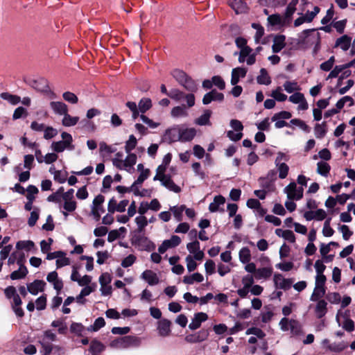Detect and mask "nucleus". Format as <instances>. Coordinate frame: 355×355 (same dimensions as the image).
Instances as JSON below:
<instances>
[{
	"mask_svg": "<svg viewBox=\"0 0 355 355\" xmlns=\"http://www.w3.org/2000/svg\"><path fill=\"white\" fill-rule=\"evenodd\" d=\"M64 117L62 121V123L64 126L70 127L75 125L79 121L78 116H71L67 112L63 115Z\"/></svg>",
	"mask_w": 355,
	"mask_h": 355,
	"instance_id": "nucleus-27",
	"label": "nucleus"
},
{
	"mask_svg": "<svg viewBox=\"0 0 355 355\" xmlns=\"http://www.w3.org/2000/svg\"><path fill=\"white\" fill-rule=\"evenodd\" d=\"M225 202V198L221 195L216 196L214 201L209 205V210L211 212H216L218 211L224 212V209H219L220 205H223Z\"/></svg>",
	"mask_w": 355,
	"mask_h": 355,
	"instance_id": "nucleus-15",
	"label": "nucleus"
},
{
	"mask_svg": "<svg viewBox=\"0 0 355 355\" xmlns=\"http://www.w3.org/2000/svg\"><path fill=\"white\" fill-rule=\"evenodd\" d=\"M317 302L315 313L318 319H321L327 313V303L324 300H320Z\"/></svg>",
	"mask_w": 355,
	"mask_h": 355,
	"instance_id": "nucleus-18",
	"label": "nucleus"
},
{
	"mask_svg": "<svg viewBox=\"0 0 355 355\" xmlns=\"http://www.w3.org/2000/svg\"><path fill=\"white\" fill-rule=\"evenodd\" d=\"M140 339L134 336H125L123 337L114 339L110 343L112 347L128 348L131 346H139Z\"/></svg>",
	"mask_w": 355,
	"mask_h": 355,
	"instance_id": "nucleus-3",
	"label": "nucleus"
},
{
	"mask_svg": "<svg viewBox=\"0 0 355 355\" xmlns=\"http://www.w3.org/2000/svg\"><path fill=\"white\" fill-rule=\"evenodd\" d=\"M223 100L224 94L217 92V90L214 89L204 95L202 98V103L204 105H208L212 101L223 102Z\"/></svg>",
	"mask_w": 355,
	"mask_h": 355,
	"instance_id": "nucleus-5",
	"label": "nucleus"
},
{
	"mask_svg": "<svg viewBox=\"0 0 355 355\" xmlns=\"http://www.w3.org/2000/svg\"><path fill=\"white\" fill-rule=\"evenodd\" d=\"M207 319H208V315L205 313L199 312V313H195L191 322L189 325V328L191 330H196L200 327L201 323L202 322L206 321Z\"/></svg>",
	"mask_w": 355,
	"mask_h": 355,
	"instance_id": "nucleus-9",
	"label": "nucleus"
},
{
	"mask_svg": "<svg viewBox=\"0 0 355 355\" xmlns=\"http://www.w3.org/2000/svg\"><path fill=\"white\" fill-rule=\"evenodd\" d=\"M2 99L8 101L12 105H17L21 102V98L19 96L10 94L8 92H3L0 94Z\"/></svg>",
	"mask_w": 355,
	"mask_h": 355,
	"instance_id": "nucleus-37",
	"label": "nucleus"
},
{
	"mask_svg": "<svg viewBox=\"0 0 355 355\" xmlns=\"http://www.w3.org/2000/svg\"><path fill=\"white\" fill-rule=\"evenodd\" d=\"M248 72L247 69L244 67H236L232 71L231 84L236 85L239 82L240 78H244Z\"/></svg>",
	"mask_w": 355,
	"mask_h": 355,
	"instance_id": "nucleus-16",
	"label": "nucleus"
},
{
	"mask_svg": "<svg viewBox=\"0 0 355 355\" xmlns=\"http://www.w3.org/2000/svg\"><path fill=\"white\" fill-rule=\"evenodd\" d=\"M283 86L284 87V89L288 93H292L294 91H297L300 89V87L297 85V83L295 81H293V82L286 81Z\"/></svg>",
	"mask_w": 355,
	"mask_h": 355,
	"instance_id": "nucleus-54",
	"label": "nucleus"
},
{
	"mask_svg": "<svg viewBox=\"0 0 355 355\" xmlns=\"http://www.w3.org/2000/svg\"><path fill=\"white\" fill-rule=\"evenodd\" d=\"M271 96L277 101L283 102L287 98V96L281 92V87H278L277 89L272 92Z\"/></svg>",
	"mask_w": 355,
	"mask_h": 355,
	"instance_id": "nucleus-62",
	"label": "nucleus"
},
{
	"mask_svg": "<svg viewBox=\"0 0 355 355\" xmlns=\"http://www.w3.org/2000/svg\"><path fill=\"white\" fill-rule=\"evenodd\" d=\"M297 185L295 182H291L286 188L284 189L285 192L287 194V197L291 200H294V195L296 191Z\"/></svg>",
	"mask_w": 355,
	"mask_h": 355,
	"instance_id": "nucleus-46",
	"label": "nucleus"
},
{
	"mask_svg": "<svg viewBox=\"0 0 355 355\" xmlns=\"http://www.w3.org/2000/svg\"><path fill=\"white\" fill-rule=\"evenodd\" d=\"M278 166V171H279V177L281 179H284L288 175L289 167L285 163L279 164L277 166Z\"/></svg>",
	"mask_w": 355,
	"mask_h": 355,
	"instance_id": "nucleus-61",
	"label": "nucleus"
},
{
	"mask_svg": "<svg viewBox=\"0 0 355 355\" xmlns=\"http://www.w3.org/2000/svg\"><path fill=\"white\" fill-rule=\"evenodd\" d=\"M28 115V112L26 108L24 107H18L15 109L14 111L13 115H12V119L17 120L21 117H26Z\"/></svg>",
	"mask_w": 355,
	"mask_h": 355,
	"instance_id": "nucleus-52",
	"label": "nucleus"
},
{
	"mask_svg": "<svg viewBox=\"0 0 355 355\" xmlns=\"http://www.w3.org/2000/svg\"><path fill=\"white\" fill-rule=\"evenodd\" d=\"M326 126H327V124H326L325 121L322 122L321 124H320V123L315 124V128H314V132H315V135L316 138L322 139L325 136V135L327 133Z\"/></svg>",
	"mask_w": 355,
	"mask_h": 355,
	"instance_id": "nucleus-30",
	"label": "nucleus"
},
{
	"mask_svg": "<svg viewBox=\"0 0 355 355\" xmlns=\"http://www.w3.org/2000/svg\"><path fill=\"white\" fill-rule=\"evenodd\" d=\"M348 347L347 343H346L344 341L340 342L338 343H334L331 344H329L327 346V349H329L331 352H340L345 349Z\"/></svg>",
	"mask_w": 355,
	"mask_h": 355,
	"instance_id": "nucleus-34",
	"label": "nucleus"
},
{
	"mask_svg": "<svg viewBox=\"0 0 355 355\" xmlns=\"http://www.w3.org/2000/svg\"><path fill=\"white\" fill-rule=\"evenodd\" d=\"M45 286L46 283L43 280L35 279L27 285V290L32 295H36L39 291H44Z\"/></svg>",
	"mask_w": 355,
	"mask_h": 355,
	"instance_id": "nucleus-10",
	"label": "nucleus"
},
{
	"mask_svg": "<svg viewBox=\"0 0 355 355\" xmlns=\"http://www.w3.org/2000/svg\"><path fill=\"white\" fill-rule=\"evenodd\" d=\"M334 62H335V57L331 56L328 60L322 62L320 65V68L322 71H329L332 69V67L334 64Z\"/></svg>",
	"mask_w": 355,
	"mask_h": 355,
	"instance_id": "nucleus-51",
	"label": "nucleus"
},
{
	"mask_svg": "<svg viewBox=\"0 0 355 355\" xmlns=\"http://www.w3.org/2000/svg\"><path fill=\"white\" fill-rule=\"evenodd\" d=\"M94 291V289L92 286H87L83 288L80 294L76 297V301L78 303H85V300H83L84 297L89 295L91 293Z\"/></svg>",
	"mask_w": 355,
	"mask_h": 355,
	"instance_id": "nucleus-38",
	"label": "nucleus"
},
{
	"mask_svg": "<svg viewBox=\"0 0 355 355\" xmlns=\"http://www.w3.org/2000/svg\"><path fill=\"white\" fill-rule=\"evenodd\" d=\"M326 299L331 304H338L341 300L340 295L337 292L329 293Z\"/></svg>",
	"mask_w": 355,
	"mask_h": 355,
	"instance_id": "nucleus-56",
	"label": "nucleus"
},
{
	"mask_svg": "<svg viewBox=\"0 0 355 355\" xmlns=\"http://www.w3.org/2000/svg\"><path fill=\"white\" fill-rule=\"evenodd\" d=\"M317 172L320 175L324 177L328 176L329 171L331 170V166L328 163L324 162H319L317 164Z\"/></svg>",
	"mask_w": 355,
	"mask_h": 355,
	"instance_id": "nucleus-33",
	"label": "nucleus"
},
{
	"mask_svg": "<svg viewBox=\"0 0 355 355\" xmlns=\"http://www.w3.org/2000/svg\"><path fill=\"white\" fill-rule=\"evenodd\" d=\"M186 206L182 205L180 207L173 206L170 208V210L173 212L174 217L178 222L182 220V212L184 211Z\"/></svg>",
	"mask_w": 355,
	"mask_h": 355,
	"instance_id": "nucleus-36",
	"label": "nucleus"
},
{
	"mask_svg": "<svg viewBox=\"0 0 355 355\" xmlns=\"http://www.w3.org/2000/svg\"><path fill=\"white\" fill-rule=\"evenodd\" d=\"M298 3V0H292L286 7L285 11V17L291 18L296 10V6Z\"/></svg>",
	"mask_w": 355,
	"mask_h": 355,
	"instance_id": "nucleus-44",
	"label": "nucleus"
},
{
	"mask_svg": "<svg viewBox=\"0 0 355 355\" xmlns=\"http://www.w3.org/2000/svg\"><path fill=\"white\" fill-rule=\"evenodd\" d=\"M171 75L188 92H195L198 89L196 81L182 70L174 69L172 71Z\"/></svg>",
	"mask_w": 355,
	"mask_h": 355,
	"instance_id": "nucleus-1",
	"label": "nucleus"
},
{
	"mask_svg": "<svg viewBox=\"0 0 355 355\" xmlns=\"http://www.w3.org/2000/svg\"><path fill=\"white\" fill-rule=\"evenodd\" d=\"M64 191V188L62 187H60L56 192L51 194L48 196L47 200L49 202H60L61 197L62 198V193Z\"/></svg>",
	"mask_w": 355,
	"mask_h": 355,
	"instance_id": "nucleus-43",
	"label": "nucleus"
},
{
	"mask_svg": "<svg viewBox=\"0 0 355 355\" xmlns=\"http://www.w3.org/2000/svg\"><path fill=\"white\" fill-rule=\"evenodd\" d=\"M33 87L41 92H47L49 89L48 82L46 79L41 78L34 81Z\"/></svg>",
	"mask_w": 355,
	"mask_h": 355,
	"instance_id": "nucleus-39",
	"label": "nucleus"
},
{
	"mask_svg": "<svg viewBox=\"0 0 355 355\" xmlns=\"http://www.w3.org/2000/svg\"><path fill=\"white\" fill-rule=\"evenodd\" d=\"M204 279L202 275L199 272L193 273L191 275H186L183 278V282L187 284H193L194 282H202Z\"/></svg>",
	"mask_w": 355,
	"mask_h": 355,
	"instance_id": "nucleus-22",
	"label": "nucleus"
},
{
	"mask_svg": "<svg viewBox=\"0 0 355 355\" xmlns=\"http://www.w3.org/2000/svg\"><path fill=\"white\" fill-rule=\"evenodd\" d=\"M132 244L140 248L141 250L153 251L155 249V245L144 235L135 234L132 239Z\"/></svg>",
	"mask_w": 355,
	"mask_h": 355,
	"instance_id": "nucleus-4",
	"label": "nucleus"
},
{
	"mask_svg": "<svg viewBox=\"0 0 355 355\" xmlns=\"http://www.w3.org/2000/svg\"><path fill=\"white\" fill-rule=\"evenodd\" d=\"M62 98L64 101L72 104L77 103L78 101L77 96L75 94L70 92H64L62 94Z\"/></svg>",
	"mask_w": 355,
	"mask_h": 355,
	"instance_id": "nucleus-60",
	"label": "nucleus"
},
{
	"mask_svg": "<svg viewBox=\"0 0 355 355\" xmlns=\"http://www.w3.org/2000/svg\"><path fill=\"white\" fill-rule=\"evenodd\" d=\"M292 114L290 112L288 111H281L275 114L271 118L272 121H275L278 119H291Z\"/></svg>",
	"mask_w": 355,
	"mask_h": 355,
	"instance_id": "nucleus-53",
	"label": "nucleus"
},
{
	"mask_svg": "<svg viewBox=\"0 0 355 355\" xmlns=\"http://www.w3.org/2000/svg\"><path fill=\"white\" fill-rule=\"evenodd\" d=\"M26 191H27V194L26 196L28 200H35V195L39 193L38 189L35 186L32 184L28 186Z\"/></svg>",
	"mask_w": 355,
	"mask_h": 355,
	"instance_id": "nucleus-48",
	"label": "nucleus"
},
{
	"mask_svg": "<svg viewBox=\"0 0 355 355\" xmlns=\"http://www.w3.org/2000/svg\"><path fill=\"white\" fill-rule=\"evenodd\" d=\"M286 36L284 35H275L273 40L272 50L273 53L280 52L286 46Z\"/></svg>",
	"mask_w": 355,
	"mask_h": 355,
	"instance_id": "nucleus-13",
	"label": "nucleus"
},
{
	"mask_svg": "<svg viewBox=\"0 0 355 355\" xmlns=\"http://www.w3.org/2000/svg\"><path fill=\"white\" fill-rule=\"evenodd\" d=\"M84 330V326L81 323L72 322L70 326V331L71 333L76 334L78 336H82V332Z\"/></svg>",
	"mask_w": 355,
	"mask_h": 355,
	"instance_id": "nucleus-59",
	"label": "nucleus"
},
{
	"mask_svg": "<svg viewBox=\"0 0 355 355\" xmlns=\"http://www.w3.org/2000/svg\"><path fill=\"white\" fill-rule=\"evenodd\" d=\"M290 123L293 125H297L303 130L306 132H309L311 131L310 127L302 120L300 119H291Z\"/></svg>",
	"mask_w": 355,
	"mask_h": 355,
	"instance_id": "nucleus-47",
	"label": "nucleus"
},
{
	"mask_svg": "<svg viewBox=\"0 0 355 355\" xmlns=\"http://www.w3.org/2000/svg\"><path fill=\"white\" fill-rule=\"evenodd\" d=\"M347 68L349 67H347V63L343 65H336L334 69L330 71L327 78H334L338 77L340 73Z\"/></svg>",
	"mask_w": 355,
	"mask_h": 355,
	"instance_id": "nucleus-45",
	"label": "nucleus"
},
{
	"mask_svg": "<svg viewBox=\"0 0 355 355\" xmlns=\"http://www.w3.org/2000/svg\"><path fill=\"white\" fill-rule=\"evenodd\" d=\"M274 282L277 287L285 291L289 289L293 283L291 279L283 278L281 274H275Z\"/></svg>",
	"mask_w": 355,
	"mask_h": 355,
	"instance_id": "nucleus-11",
	"label": "nucleus"
},
{
	"mask_svg": "<svg viewBox=\"0 0 355 355\" xmlns=\"http://www.w3.org/2000/svg\"><path fill=\"white\" fill-rule=\"evenodd\" d=\"M257 81L260 85H268L271 83V78L265 68L260 69V75L257 76Z\"/></svg>",
	"mask_w": 355,
	"mask_h": 355,
	"instance_id": "nucleus-21",
	"label": "nucleus"
},
{
	"mask_svg": "<svg viewBox=\"0 0 355 355\" xmlns=\"http://www.w3.org/2000/svg\"><path fill=\"white\" fill-rule=\"evenodd\" d=\"M239 260L243 263H247L251 260V253L248 248H241L239 253Z\"/></svg>",
	"mask_w": 355,
	"mask_h": 355,
	"instance_id": "nucleus-31",
	"label": "nucleus"
},
{
	"mask_svg": "<svg viewBox=\"0 0 355 355\" xmlns=\"http://www.w3.org/2000/svg\"><path fill=\"white\" fill-rule=\"evenodd\" d=\"M105 197L99 194L93 200V206L92 208V214L93 215L96 221H98L101 218V211L96 209L98 205H101L104 202Z\"/></svg>",
	"mask_w": 355,
	"mask_h": 355,
	"instance_id": "nucleus-12",
	"label": "nucleus"
},
{
	"mask_svg": "<svg viewBox=\"0 0 355 355\" xmlns=\"http://www.w3.org/2000/svg\"><path fill=\"white\" fill-rule=\"evenodd\" d=\"M50 107L53 110L55 114L59 115H64L68 112L67 105L61 101H51L50 103Z\"/></svg>",
	"mask_w": 355,
	"mask_h": 355,
	"instance_id": "nucleus-17",
	"label": "nucleus"
},
{
	"mask_svg": "<svg viewBox=\"0 0 355 355\" xmlns=\"http://www.w3.org/2000/svg\"><path fill=\"white\" fill-rule=\"evenodd\" d=\"M196 135V131L194 128H185L178 130L179 141L185 142L191 141Z\"/></svg>",
	"mask_w": 355,
	"mask_h": 355,
	"instance_id": "nucleus-8",
	"label": "nucleus"
},
{
	"mask_svg": "<svg viewBox=\"0 0 355 355\" xmlns=\"http://www.w3.org/2000/svg\"><path fill=\"white\" fill-rule=\"evenodd\" d=\"M105 325V321L103 318L98 317L96 318L94 321V323L93 325L90 327L89 330H92L93 331H97L101 328L103 327Z\"/></svg>",
	"mask_w": 355,
	"mask_h": 355,
	"instance_id": "nucleus-55",
	"label": "nucleus"
},
{
	"mask_svg": "<svg viewBox=\"0 0 355 355\" xmlns=\"http://www.w3.org/2000/svg\"><path fill=\"white\" fill-rule=\"evenodd\" d=\"M272 270L270 268H261L257 270L255 278L260 279L261 278L267 279L272 275Z\"/></svg>",
	"mask_w": 355,
	"mask_h": 355,
	"instance_id": "nucleus-35",
	"label": "nucleus"
},
{
	"mask_svg": "<svg viewBox=\"0 0 355 355\" xmlns=\"http://www.w3.org/2000/svg\"><path fill=\"white\" fill-rule=\"evenodd\" d=\"M268 21L271 26H277L282 24V17L279 14H273L268 16Z\"/></svg>",
	"mask_w": 355,
	"mask_h": 355,
	"instance_id": "nucleus-63",
	"label": "nucleus"
},
{
	"mask_svg": "<svg viewBox=\"0 0 355 355\" xmlns=\"http://www.w3.org/2000/svg\"><path fill=\"white\" fill-rule=\"evenodd\" d=\"M171 113V116L173 117H179V116L187 115V112L186 111V106L184 105L174 107L172 109Z\"/></svg>",
	"mask_w": 355,
	"mask_h": 355,
	"instance_id": "nucleus-40",
	"label": "nucleus"
},
{
	"mask_svg": "<svg viewBox=\"0 0 355 355\" xmlns=\"http://www.w3.org/2000/svg\"><path fill=\"white\" fill-rule=\"evenodd\" d=\"M28 271L26 267L19 268L18 270L13 271L10 275V277L12 280L21 279L24 278Z\"/></svg>",
	"mask_w": 355,
	"mask_h": 355,
	"instance_id": "nucleus-29",
	"label": "nucleus"
},
{
	"mask_svg": "<svg viewBox=\"0 0 355 355\" xmlns=\"http://www.w3.org/2000/svg\"><path fill=\"white\" fill-rule=\"evenodd\" d=\"M258 182L262 189L267 190L268 192L273 191L275 190L274 183H272L270 180H268L265 177H260L258 179Z\"/></svg>",
	"mask_w": 355,
	"mask_h": 355,
	"instance_id": "nucleus-26",
	"label": "nucleus"
},
{
	"mask_svg": "<svg viewBox=\"0 0 355 355\" xmlns=\"http://www.w3.org/2000/svg\"><path fill=\"white\" fill-rule=\"evenodd\" d=\"M152 101L149 98H142L140 99L138 107L140 112L144 114L152 107Z\"/></svg>",
	"mask_w": 355,
	"mask_h": 355,
	"instance_id": "nucleus-24",
	"label": "nucleus"
},
{
	"mask_svg": "<svg viewBox=\"0 0 355 355\" xmlns=\"http://www.w3.org/2000/svg\"><path fill=\"white\" fill-rule=\"evenodd\" d=\"M137 144V141L136 137L131 135L129 136L128 140L125 142V150L127 153H129L134 148H135Z\"/></svg>",
	"mask_w": 355,
	"mask_h": 355,
	"instance_id": "nucleus-42",
	"label": "nucleus"
},
{
	"mask_svg": "<svg viewBox=\"0 0 355 355\" xmlns=\"http://www.w3.org/2000/svg\"><path fill=\"white\" fill-rule=\"evenodd\" d=\"M245 1L246 0H229L228 3L236 14H242L247 12L249 10Z\"/></svg>",
	"mask_w": 355,
	"mask_h": 355,
	"instance_id": "nucleus-6",
	"label": "nucleus"
},
{
	"mask_svg": "<svg viewBox=\"0 0 355 355\" xmlns=\"http://www.w3.org/2000/svg\"><path fill=\"white\" fill-rule=\"evenodd\" d=\"M141 277L150 286L156 285L159 282L157 274L151 270H146L144 271Z\"/></svg>",
	"mask_w": 355,
	"mask_h": 355,
	"instance_id": "nucleus-14",
	"label": "nucleus"
},
{
	"mask_svg": "<svg viewBox=\"0 0 355 355\" xmlns=\"http://www.w3.org/2000/svg\"><path fill=\"white\" fill-rule=\"evenodd\" d=\"M184 96V93L178 89H172L168 92V97L177 101H180Z\"/></svg>",
	"mask_w": 355,
	"mask_h": 355,
	"instance_id": "nucleus-49",
	"label": "nucleus"
},
{
	"mask_svg": "<svg viewBox=\"0 0 355 355\" xmlns=\"http://www.w3.org/2000/svg\"><path fill=\"white\" fill-rule=\"evenodd\" d=\"M157 330L161 336L166 337L170 335L171 322L166 318H162L157 322Z\"/></svg>",
	"mask_w": 355,
	"mask_h": 355,
	"instance_id": "nucleus-7",
	"label": "nucleus"
},
{
	"mask_svg": "<svg viewBox=\"0 0 355 355\" xmlns=\"http://www.w3.org/2000/svg\"><path fill=\"white\" fill-rule=\"evenodd\" d=\"M316 29H306L304 30L300 35L299 44L302 45L308 46L309 40L308 39L311 37L313 39L312 44H314V48L313 50V55H316L319 49H320L321 37L320 34L318 32H315Z\"/></svg>",
	"mask_w": 355,
	"mask_h": 355,
	"instance_id": "nucleus-2",
	"label": "nucleus"
},
{
	"mask_svg": "<svg viewBox=\"0 0 355 355\" xmlns=\"http://www.w3.org/2000/svg\"><path fill=\"white\" fill-rule=\"evenodd\" d=\"M128 155L123 161L124 167H132L137 162V155L135 153H128Z\"/></svg>",
	"mask_w": 355,
	"mask_h": 355,
	"instance_id": "nucleus-50",
	"label": "nucleus"
},
{
	"mask_svg": "<svg viewBox=\"0 0 355 355\" xmlns=\"http://www.w3.org/2000/svg\"><path fill=\"white\" fill-rule=\"evenodd\" d=\"M347 22V20L346 19H345L343 20L333 22L331 25L334 28H335L336 29V31L338 33L342 34L344 33V30L346 26Z\"/></svg>",
	"mask_w": 355,
	"mask_h": 355,
	"instance_id": "nucleus-57",
	"label": "nucleus"
},
{
	"mask_svg": "<svg viewBox=\"0 0 355 355\" xmlns=\"http://www.w3.org/2000/svg\"><path fill=\"white\" fill-rule=\"evenodd\" d=\"M61 137L63 139L62 141V142L63 144V146H64V150L66 148L71 150H74L75 146L72 144V141H73L72 136L68 132H63L61 134Z\"/></svg>",
	"mask_w": 355,
	"mask_h": 355,
	"instance_id": "nucleus-23",
	"label": "nucleus"
},
{
	"mask_svg": "<svg viewBox=\"0 0 355 355\" xmlns=\"http://www.w3.org/2000/svg\"><path fill=\"white\" fill-rule=\"evenodd\" d=\"M211 113L212 112L210 110H205L204 113L196 119V124L199 125H205L209 124Z\"/></svg>",
	"mask_w": 355,
	"mask_h": 355,
	"instance_id": "nucleus-32",
	"label": "nucleus"
},
{
	"mask_svg": "<svg viewBox=\"0 0 355 355\" xmlns=\"http://www.w3.org/2000/svg\"><path fill=\"white\" fill-rule=\"evenodd\" d=\"M16 248L19 250H25L26 251H31L35 248V243L33 241H19L16 243Z\"/></svg>",
	"mask_w": 355,
	"mask_h": 355,
	"instance_id": "nucleus-28",
	"label": "nucleus"
},
{
	"mask_svg": "<svg viewBox=\"0 0 355 355\" xmlns=\"http://www.w3.org/2000/svg\"><path fill=\"white\" fill-rule=\"evenodd\" d=\"M326 289L325 288H317L315 287V289L311 296L310 300L313 302H316L320 300L325 295Z\"/></svg>",
	"mask_w": 355,
	"mask_h": 355,
	"instance_id": "nucleus-41",
	"label": "nucleus"
},
{
	"mask_svg": "<svg viewBox=\"0 0 355 355\" xmlns=\"http://www.w3.org/2000/svg\"><path fill=\"white\" fill-rule=\"evenodd\" d=\"M351 41L352 38L349 36L344 35L336 40L334 47L340 46L343 51H346L350 47Z\"/></svg>",
	"mask_w": 355,
	"mask_h": 355,
	"instance_id": "nucleus-19",
	"label": "nucleus"
},
{
	"mask_svg": "<svg viewBox=\"0 0 355 355\" xmlns=\"http://www.w3.org/2000/svg\"><path fill=\"white\" fill-rule=\"evenodd\" d=\"M213 85L217 87L220 90H223L225 88V83L220 76H214L212 78Z\"/></svg>",
	"mask_w": 355,
	"mask_h": 355,
	"instance_id": "nucleus-58",
	"label": "nucleus"
},
{
	"mask_svg": "<svg viewBox=\"0 0 355 355\" xmlns=\"http://www.w3.org/2000/svg\"><path fill=\"white\" fill-rule=\"evenodd\" d=\"M44 138L45 139H50L55 137L58 134V131L56 129L53 128L51 126H47L44 129Z\"/></svg>",
	"mask_w": 355,
	"mask_h": 355,
	"instance_id": "nucleus-64",
	"label": "nucleus"
},
{
	"mask_svg": "<svg viewBox=\"0 0 355 355\" xmlns=\"http://www.w3.org/2000/svg\"><path fill=\"white\" fill-rule=\"evenodd\" d=\"M105 349V346L101 342L94 339L92 340L89 350L92 355H99Z\"/></svg>",
	"mask_w": 355,
	"mask_h": 355,
	"instance_id": "nucleus-20",
	"label": "nucleus"
},
{
	"mask_svg": "<svg viewBox=\"0 0 355 355\" xmlns=\"http://www.w3.org/2000/svg\"><path fill=\"white\" fill-rule=\"evenodd\" d=\"M162 185L175 193H180L181 191L180 187L173 182L171 175L164 179Z\"/></svg>",
	"mask_w": 355,
	"mask_h": 355,
	"instance_id": "nucleus-25",
	"label": "nucleus"
}]
</instances>
